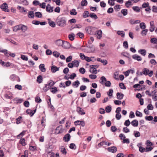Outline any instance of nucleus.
I'll return each mask as SVG.
<instances>
[{"label": "nucleus", "instance_id": "obj_28", "mask_svg": "<svg viewBox=\"0 0 157 157\" xmlns=\"http://www.w3.org/2000/svg\"><path fill=\"white\" fill-rule=\"evenodd\" d=\"M21 24L14 26L13 29V30L14 32H17L21 30Z\"/></svg>", "mask_w": 157, "mask_h": 157}, {"label": "nucleus", "instance_id": "obj_14", "mask_svg": "<svg viewBox=\"0 0 157 157\" xmlns=\"http://www.w3.org/2000/svg\"><path fill=\"white\" fill-rule=\"evenodd\" d=\"M70 134L67 133L64 136L63 140L65 142H68L70 140Z\"/></svg>", "mask_w": 157, "mask_h": 157}, {"label": "nucleus", "instance_id": "obj_39", "mask_svg": "<svg viewBox=\"0 0 157 157\" xmlns=\"http://www.w3.org/2000/svg\"><path fill=\"white\" fill-rule=\"evenodd\" d=\"M141 32V35L142 36L146 35L148 31V30L147 29H144Z\"/></svg>", "mask_w": 157, "mask_h": 157}, {"label": "nucleus", "instance_id": "obj_8", "mask_svg": "<svg viewBox=\"0 0 157 157\" xmlns=\"http://www.w3.org/2000/svg\"><path fill=\"white\" fill-rule=\"evenodd\" d=\"M74 124L75 125H81L82 127L85 126V123L83 121L78 120L74 122Z\"/></svg>", "mask_w": 157, "mask_h": 157}, {"label": "nucleus", "instance_id": "obj_3", "mask_svg": "<svg viewBox=\"0 0 157 157\" xmlns=\"http://www.w3.org/2000/svg\"><path fill=\"white\" fill-rule=\"evenodd\" d=\"M142 74L145 75H148L149 77H151L153 75V71H149L148 69L144 68L143 69Z\"/></svg>", "mask_w": 157, "mask_h": 157}, {"label": "nucleus", "instance_id": "obj_16", "mask_svg": "<svg viewBox=\"0 0 157 157\" xmlns=\"http://www.w3.org/2000/svg\"><path fill=\"white\" fill-rule=\"evenodd\" d=\"M80 82L78 80H76L72 83V86L74 88H77L80 85Z\"/></svg>", "mask_w": 157, "mask_h": 157}, {"label": "nucleus", "instance_id": "obj_23", "mask_svg": "<svg viewBox=\"0 0 157 157\" xmlns=\"http://www.w3.org/2000/svg\"><path fill=\"white\" fill-rule=\"evenodd\" d=\"M138 52L143 56H145L146 54V51L144 49H140L138 50Z\"/></svg>", "mask_w": 157, "mask_h": 157}, {"label": "nucleus", "instance_id": "obj_62", "mask_svg": "<svg viewBox=\"0 0 157 157\" xmlns=\"http://www.w3.org/2000/svg\"><path fill=\"white\" fill-rule=\"evenodd\" d=\"M134 134L135 136L136 137H139L140 136V133L138 131H134Z\"/></svg>", "mask_w": 157, "mask_h": 157}, {"label": "nucleus", "instance_id": "obj_51", "mask_svg": "<svg viewBox=\"0 0 157 157\" xmlns=\"http://www.w3.org/2000/svg\"><path fill=\"white\" fill-rule=\"evenodd\" d=\"M87 3L86 0H82L81 2V5L82 6H86L87 5Z\"/></svg>", "mask_w": 157, "mask_h": 157}, {"label": "nucleus", "instance_id": "obj_19", "mask_svg": "<svg viewBox=\"0 0 157 157\" xmlns=\"http://www.w3.org/2000/svg\"><path fill=\"white\" fill-rule=\"evenodd\" d=\"M117 99L121 100L124 97V95L121 93L118 92L117 93Z\"/></svg>", "mask_w": 157, "mask_h": 157}, {"label": "nucleus", "instance_id": "obj_7", "mask_svg": "<svg viewBox=\"0 0 157 157\" xmlns=\"http://www.w3.org/2000/svg\"><path fill=\"white\" fill-rule=\"evenodd\" d=\"M46 119L45 117H43L42 118L41 121V124L42 126V128H40L39 127H38V131H41L44 129L45 126Z\"/></svg>", "mask_w": 157, "mask_h": 157}, {"label": "nucleus", "instance_id": "obj_4", "mask_svg": "<svg viewBox=\"0 0 157 157\" xmlns=\"http://www.w3.org/2000/svg\"><path fill=\"white\" fill-rule=\"evenodd\" d=\"M85 30L87 33L92 35L94 33V28L91 26H88L86 28Z\"/></svg>", "mask_w": 157, "mask_h": 157}, {"label": "nucleus", "instance_id": "obj_34", "mask_svg": "<svg viewBox=\"0 0 157 157\" xmlns=\"http://www.w3.org/2000/svg\"><path fill=\"white\" fill-rule=\"evenodd\" d=\"M55 83L56 82H54L52 80H51L48 82L47 84L50 87L54 85Z\"/></svg>", "mask_w": 157, "mask_h": 157}, {"label": "nucleus", "instance_id": "obj_61", "mask_svg": "<svg viewBox=\"0 0 157 157\" xmlns=\"http://www.w3.org/2000/svg\"><path fill=\"white\" fill-rule=\"evenodd\" d=\"M21 58L24 60L25 61H27L28 60V58L26 56L24 55H21Z\"/></svg>", "mask_w": 157, "mask_h": 157}, {"label": "nucleus", "instance_id": "obj_57", "mask_svg": "<svg viewBox=\"0 0 157 157\" xmlns=\"http://www.w3.org/2000/svg\"><path fill=\"white\" fill-rule=\"evenodd\" d=\"M50 88V87L47 84L45 85V86L43 88V90L44 91L46 92L49 90Z\"/></svg>", "mask_w": 157, "mask_h": 157}, {"label": "nucleus", "instance_id": "obj_2", "mask_svg": "<svg viewBox=\"0 0 157 157\" xmlns=\"http://www.w3.org/2000/svg\"><path fill=\"white\" fill-rule=\"evenodd\" d=\"M56 23L59 26L63 27L66 25V20L64 17H58L56 20Z\"/></svg>", "mask_w": 157, "mask_h": 157}, {"label": "nucleus", "instance_id": "obj_63", "mask_svg": "<svg viewBox=\"0 0 157 157\" xmlns=\"http://www.w3.org/2000/svg\"><path fill=\"white\" fill-rule=\"evenodd\" d=\"M145 119L149 121H151L153 120V117L151 116H146L145 117Z\"/></svg>", "mask_w": 157, "mask_h": 157}, {"label": "nucleus", "instance_id": "obj_53", "mask_svg": "<svg viewBox=\"0 0 157 157\" xmlns=\"http://www.w3.org/2000/svg\"><path fill=\"white\" fill-rule=\"evenodd\" d=\"M132 9L134 11L137 12H139L140 10L139 7L137 6H133Z\"/></svg>", "mask_w": 157, "mask_h": 157}, {"label": "nucleus", "instance_id": "obj_59", "mask_svg": "<svg viewBox=\"0 0 157 157\" xmlns=\"http://www.w3.org/2000/svg\"><path fill=\"white\" fill-rule=\"evenodd\" d=\"M136 116L138 117H141L142 116V113L138 111H136Z\"/></svg>", "mask_w": 157, "mask_h": 157}, {"label": "nucleus", "instance_id": "obj_52", "mask_svg": "<svg viewBox=\"0 0 157 157\" xmlns=\"http://www.w3.org/2000/svg\"><path fill=\"white\" fill-rule=\"evenodd\" d=\"M111 107L110 105L107 106L105 109L106 112L108 113H110L111 111Z\"/></svg>", "mask_w": 157, "mask_h": 157}, {"label": "nucleus", "instance_id": "obj_58", "mask_svg": "<svg viewBox=\"0 0 157 157\" xmlns=\"http://www.w3.org/2000/svg\"><path fill=\"white\" fill-rule=\"evenodd\" d=\"M105 86L106 87H110L111 86V83L110 81H106L104 83Z\"/></svg>", "mask_w": 157, "mask_h": 157}, {"label": "nucleus", "instance_id": "obj_54", "mask_svg": "<svg viewBox=\"0 0 157 157\" xmlns=\"http://www.w3.org/2000/svg\"><path fill=\"white\" fill-rule=\"evenodd\" d=\"M151 42L154 44H156L157 43V39L155 37L152 38L151 39Z\"/></svg>", "mask_w": 157, "mask_h": 157}, {"label": "nucleus", "instance_id": "obj_48", "mask_svg": "<svg viewBox=\"0 0 157 157\" xmlns=\"http://www.w3.org/2000/svg\"><path fill=\"white\" fill-rule=\"evenodd\" d=\"M20 143L23 146H25L26 145L25 140L24 138L21 139L20 140Z\"/></svg>", "mask_w": 157, "mask_h": 157}, {"label": "nucleus", "instance_id": "obj_49", "mask_svg": "<svg viewBox=\"0 0 157 157\" xmlns=\"http://www.w3.org/2000/svg\"><path fill=\"white\" fill-rule=\"evenodd\" d=\"M22 121V117H19L16 119V123L17 124H20Z\"/></svg>", "mask_w": 157, "mask_h": 157}, {"label": "nucleus", "instance_id": "obj_17", "mask_svg": "<svg viewBox=\"0 0 157 157\" xmlns=\"http://www.w3.org/2000/svg\"><path fill=\"white\" fill-rule=\"evenodd\" d=\"M102 31L101 30H98L97 32L96 36L97 38L98 39H100L102 37Z\"/></svg>", "mask_w": 157, "mask_h": 157}, {"label": "nucleus", "instance_id": "obj_44", "mask_svg": "<svg viewBox=\"0 0 157 157\" xmlns=\"http://www.w3.org/2000/svg\"><path fill=\"white\" fill-rule=\"evenodd\" d=\"M70 13L71 15H75L77 14V13L75 9H73L70 11Z\"/></svg>", "mask_w": 157, "mask_h": 157}, {"label": "nucleus", "instance_id": "obj_41", "mask_svg": "<svg viewBox=\"0 0 157 157\" xmlns=\"http://www.w3.org/2000/svg\"><path fill=\"white\" fill-rule=\"evenodd\" d=\"M89 16V12L87 11H85L83 14V17L84 18H86Z\"/></svg>", "mask_w": 157, "mask_h": 157}, {"label": "nucleus", "instance_id": "obj_27", "mask_svg": "<svg viewBox=\"0 0 157 157\" xmlns=\"http://www.w3.org/2000/svg\"><path fill=\"white\" fill-rule=\"evenodd\" d=\"M100 80L101 81H100V83L101 84H104L107 81V80L105 77L102 76L101 77Z\"/></svg>", "mask_w": 157, "mask_h": 157}, {"label": "nucleus", "instance_id": "obj_9", "mask_svg": "<svg viewBox=\"0 0 157 157\" xmlns=\"http://www.w3.org/2000/svg\"><path fill=\"white\" fill-rule=\"evenodd\" d=\"M150 27L149 28V31L152 32L154 31L155 29V26L154 25V22L153 21H151L150 22Z\"/></svg>", "mask_w": 157, "mask_h": 157}, {"label": "nucleus", "instance_id": "obj_55", "mask_svg": "<svg viewBox=\"0 0 157 157\" xmlns=\"http://www.w3.org/2000/svg\"><path fill=\"white\" fill-rule=\"evenodd\" d=\"M35 14L36 16L37 17L41 18L42 17V14L40 12H36L35 13Z\"/></svg>", "mask_w": 157, "mask_h": 157}, {"label": "nucleus", "instance_id": "obj_21", "mask_svg": "<svg viewBox=\"0 0 157 157\" xmlns=\"http://www.w3.org/2000/svg\"><path fill=\"white\" fill-rule=\"evenodd\" d=\"M28 28L27 26L21 24V30L23 32H25L27 30Z\"/></svg>", "mask_w": 157, "mask_h": 157}, {"label": "nucleus", "instance_id": "obj_24", "mask_svg": "<svg viewBox=\"0 0 157 157\" xmlns=\"http://www.w3.org/2000/svg\"><path fill=\"white\" fill-rule=\"evenodd\" d=\"M28 16L29 18H33L34 17V13L33 12V11H29L28 14Z\"/></svg>", "mask_w": 157, "mask_h": 157}, {"label": "nucleus", "instance_id": "obj_18", "mask_svg": "<svg viewBox=\"0 0 157 157\" xmlns=\"http://www.w3.org/2000/svg\"><path fill=\"white\" fill-rule=\"evenodd\" d=\"M59 67H57L53 65L51 67V70L52 72L55 73L59 70Z\"/></svg>", "mask_w": 157, "mask_h": 157}, {"label": "nucleus", "instance_id": "obj_25", "mask_svg": "<svg viewBox=\"0 0 157 157\" xmlns=\"http://www.w3.org/2000/svg\"><path fill=\"white\" fill-rule=\"evenodd\" d=\"M56 131L58 133H60L63 132V129L60 126H59L56 128Z\"/></svg>", "mask_w": 157, "mask_h": 157}, {"label": "nucleus", "instance_id": "obj_1", "mask_svg": "<svg viewBox=\"0 0 157 157\" xmlns=\"http://www.w3.org/2000/svg\"><path fill=\"white\" fill-rule=\"evenodd\" d=\"M55 44L56 46L61 47L65 49L69 48L71 46V44L69 42L61 39L56 40L55 41Z\"/></svg>", "mask_w": 157, "mask_h": 157}, {"label": "nucleus", "instance_id": "obj_31", "mask_svg": "<svg viewBox=\"0 0 157 157\" xmlns=\"http://www.w3.org/2000/svg\"><path fill=\"white\" fill-rule=\"evenodd\" d=\"M97 60L99 62H100L101 63H103L104 65H106L108 63L107 61L106 60H102L101 58L97 59Z\"/></svg>", "mask_w": 157, "mask_h": 157}, {"label": "nucleus", "instance_id": "obj_13", "mask_svg": "<svg viewBox=\"0 0 157 157\" xmlns=\"http://www.w3.org/2000/svg\"><path fill=\"white\" fill-rule=\"evenodd\" d=\"M36 109H35L33 110L30 109H29L27 110L26 113L28 114H29L31 117H32L35 113L36 111Z\"/></svg>", "mask_w": 157, "mask_h": 157}, {"label": "nucleus", "instance_id": "obj_60", "mask_svg": "<svg viewBox=\"0 0 157 157\" xmlns=\"http://www.w3.org/2000/svg\"><path fill=\"white\" fill-rule=\"evenodd\" d=\"M122 55L123 56L128 58H129L130 56L129 54L126 52H124L122 53Z\"/></svg>", "mask_w": 157, "mask_h": 157}, {"label": "nucleus", "instance_id": "obj_5", "mask_svg": "<svg viewBox=\"0 0 157 157\" xmlns=\"http://www.w3.org/2000/svg\"><path fill=\"white\" fill-rule=\"evenodd\" d=\"M0 7L3 11L8 12L10 11L8 9V4L6 2L4 3L3 4L1 5Z\"/></svg>", "mask_w": 157, "mask_h": 157}, {"label": "nucleus", "instance_id": "obj_45", "mask_svg": "<svg viewBox=\"0 0 157 157\" xmlns=\"http://www.w3.org/2000/svg\"><path fill=\"white\" fill-rule=\"evenodd\" d=\"M0 52L3 53L5 56L7 57H9V56L8 54V50L6 49H3L0 50Z\"/></svg>", "mask_w": 157, "mask_h": 157}, {"label": "nucleus", "instance_id": "obj_40", "mask_svg": "<svg viewBox=\"0 0 157 157\" xmlns=\"http://www.w3.org/2000/svg\"><path fill=\"white\" fill-rule=\"evenodd\" d=\"M60 151L63 154L66 155L67 153V151L66 149L64 148L63 146H61L60 147Z\"/></svg>", "mask_w": 157, "mask_h": 157}, {"label": "nucleus", "instance_id": "obj_50", "mask_svg": "<svg viewBox=\"0 0 157 157\" xmlns=\"http://www.w3.org/2000/svg\"><path fill=\"white\" fill-rule=\"evenodd\" d=\"M57 91V88L55 87L52 88L51 90V92L53 94H55Z\"/></svg>", "mask_w": 157, "mask_h": 157}, {"label": "nucleus", "instance_id": "obj_20", "mask_svg": "<svg viewBox=\"0 0 157 157\" xmlns=\"http://www.w3.org/2000/svg\"><path fill=\"white\" fill-rule=\"evenodd\" d=\"M131 124L133 126L136 127L138 126V122L137 120H134L131 122Z\"/></svg>", "mask_w": 157, "mask_h": 157}, {"label": "nucleus", "instance_id": "obj_10", "mask_svg": "<svg viewBox=\"0 0 157 157\" xmlns=\"http://www.w3.org/2000/svg\"><path fill=\"white\" fill-rule=\"evenodd\" d=\"M132 57L134 59L138 61H140L142 60L141 57L137 54L133 55Z\"/></svg>", "mask_w": 157, "mask_h": 157}, {"label": "nucleus", "instance_id": "obj_47", "mask_svg": "<svg viewBox=\"0 0 157 157\" xmlns=\"http://www.w3.org/2000/svg\"><path fill=\"white\" fill-rule=\"evenodd\" d=\"M121 12L124 16H126L128 14L127 10L126 9H123L121 10Z\"/></svg>", "mask_w": 157, "mask_h": 157}, {"label": "nucleus", "instance_id": "obj_11", "mask_svg": "<svg viewBox=\"0 0 157 157\" xmlns=\"http://www.w3.org/2000/svg\"><path fill=\"white\" fill-rule=\"evenodd\" d=\"M76 111L78 114L81 115H84L85 114L84 110L79 107H77Z\"/></svg>", "mask_w": 157, "mask_h": 157}, {"label": "nucleus", "instance_id": "obj_35", "mask_svg": "<svg viewBox=\"0 0 157 157\" xmlns=\"http://www.w3.org/2000/svg\"><path fill=\"white\" fill-rule=\"evenodd\" d=\"M73 66L75 67H78L79 65V62L78 60H75L72 62Z\"/></svg>", "mask_w": 157, "mask_h": 157}, {"label": "nucleus", "instance_id": "obj_26", "mask_svg": "<svg viewBox=\"0 0 157 157\" xmlns=\"http://www.w3.org/2000/svg\"><path fill=\"white\" fill-rule=\"evenodd\" d=\"M117 33L118 35L121 36L122 37H124L125 35L124 32L123 31H117Z\"/></svg>", "mask_w": 157, "mask_h": 157}, {"label": "nucleus", "instance_id": "obj_36", "mask_svg": "<svg viewBox=\"0 0 157 157\" xmlns=\"http://www.w3.org/2000/svg\"><path fill=\"white\" fill-rule=\"evenodd\" d=\"M36 81L39 83H41L43 81V78L41 75H39L37 78Z\"/></svg>", "mask_w": 157, "mask_h": 157}, {"label": "nucleus", "instance_id": "obj_30", "mask_svg": "<svg viewBox=\"0 0 157 157\" xmlns=\"http://www.w3.org/2000/svg\"><path fill=\"white\" fill-rule=\"evenodd\" d=\"M141 145V143H139L138 144V146L139 147V151L141 153H143L145 151V149L142 146H139L140 145Z\"/></svg>", "mask_w": 157, "mask_h": 157}, {"label": "nucleus", "instance_id": "obj_37", "mask_svg": "<svg viewBox=\"0 0 157 157\" xmlns=\"http://www.w3.org/2000/svg\"><path fill=\"white\" fill-rule=\"evenodd\" d=\"M17 8L18 9L20 10V12H21L23 13L26 12V10H25L24 7L18 6H17Z\"/></svg>", "mask_w": 157, "mask_h": 157}, {"label": "nucleus", "instance_id": "obj_15", "mask_svg": "<svg viewBox=\"0 0 157 157\" xmlns=\"http://www.w3.org/2000/svg\"><path fill=\"white\" fill-rule=\"evenodd\" d=\"M53 7H52L50 4H48L46 7V11L49 13L53 12Z\"/></svg>", "mask_w": 157, "mask_h": 157}, {"label": "nucleus", "instance_id": "obj_38", "mask_svg": "<svg viewBox=\"0 0 157 157\" xmlns=\"http://www.w3.org/2000/svg\"><path fill=\"white\" fill-rule=\"evenodd\" d=\"M17 76V75L15 74H12L10 76V79L11 81H15Z\"/></svg>", "mask_w": 157, "mask_h": 157}, {"label": "nucleus", "instance_id": "obj_32", "mask_svg": "<svg viewBox=\"0 0 157 157\" xmlns=\"http://www.w3.org/2000/svg\"><path fill=\"white\" fill-rule=\"evenodd\" d=\"M113 90L112 89H110L109 91L107 93V94L108 95L109 98H111L113 97Z\"/></svg>", "mask_w": 157, "mask_h": 157}, {"label": "nucleus", "instance_id": "obj_42", "mask_svg": "<svg viewBox=\"0 0 157 157\" xmlns=\"http://www.w3.org/2000/svg\"><path fill=\"white\" fill-rule=\"evenodd\" d=\"M140 28L142 29H144L146 28V25L144 22H141L140 23Z\"/></svg>", "mask_w": 157, "mask_h": 157}, {"label": "nucleus", "instance_id": "obj_56", "mask_svg": "<svg viewBox=\"0 0 157 157\" xmlns=\"http://www.w3.org/2000/svg\"><path fill=\"white\" fill-rule=\"evenodd\" d=\"M131 124L129 120L128 119L126 120L124 123V125L127 127L128 126Z\"/></svg>", "mask_w": 157, "mask_h": 157}, {"label": "nucleus", "instance_id": "obj_46", "mask_svg": "<svg viewBox=\"0 0 157 157\" xmlns=\"http://www.w3.org/2000/svg\"><path fill=\"white\" fill-rule=\"evenodd\" d=\"M132 1H134V0H129L126 2L125 6L127 8H128L129 7V6L132 5Z\"/></svg>", "mask_w": 157, "mask_h": 157}, {"label": "nucleus", "instance_id": "obj_22", "mask_svg": "<svg viewBox=\"0 0 157 157\" xmlns=\"http://www.w3.org/2000/svg\"><path fill=\"white\" fill-rule=\"evenodd\" d=\"M39 68L42 72H44L46 71V69L44 68V64H41L39 66Z\"/></svg>", "mask_w": 157, "mask_h": 157}, {"label": "nucleus", "instance_id": "obj_43", "mask_svg": "<svg viewBox=\"0 0 157 157\" xmlns=\"http://www.w3.org/2000/svg\"><path fill=\"white\" fill-rule=\"evenodd\" d=\"M75 37V35L74 33H71L68 35L69 39L71 41L74 40Z\"/></svg>", "mask_w": 157, "mask_h": 157}, {"label": "nucleus", "instance_id": "obj_64", "mask_svg": "<svg viewBox=\"0 0 157 157\" xmlns=\"http://www.w3.org/2000/svg\"><path fill=\"white\" fill-rule=\"evenodd\" d=\"M53 54L54 56L56 57H58L60 55L59 53L57 51L54 52H53Z\"/></svg>", "mask_w": 157, "mask_h": 157}, {"label": "nucleus", "instance_id": "obj_12", "mask_svg": "<svg viewBox=\"0 0 157 157\" xmlns=\"http://www.w3.org/2000/svg\"><path fill=\"white\" fill-rule=\"evenodd\" d=\"M108 150L110 152L112 153H115L117 151V149L115 146H113L109 147L108 148Z\"/></svg>", "mask_w": 157, "mask_h": 157}, {"label": "nucleus", "instance_id": "obj_29", "mask_svg": "<svg viewBox=\"0 0 157 157\" xmlns=\"http://www.w3.org/2000/svg\"><path fill=\"white\" fill-rule=\"evenodd\" d=\"M48 24L49 25L52 27H55L56 25V24L54 22L51 21L50 19H48Z\"/></svg>", "mask_w": 157, "mask_h": 157}, {"label": "nucleus", "instance_id": "obj_6", "mask_svg": "<svg viewBox=\"0 0 157 157\" xmlns=\"http://www.w3.org/2000/svg\"><path fill=\"white\" fill-rule=\"evenodd\" d=\"M90 72L92 74H96L97 73L96 68H97L98 66L97 65H91L90 66Z\"/></svg>", "mask_w": 157, "mask_h": 157}, {"label": "nucleus", "instance_id": "obj_33", "mask_svg": "<svg viewBox=\"0 0 157 157\" xmlns=\"http://www.w3.org/2000/svg\"><path fill=\"white\" fill-rule=\"evenodd\" d=\"M89 16L90 17L93 19H98V17L97 15L94 13H91L89 14Z\"/></svg>", "mask_w": 157, "mask_h": 157}]
</instances>
